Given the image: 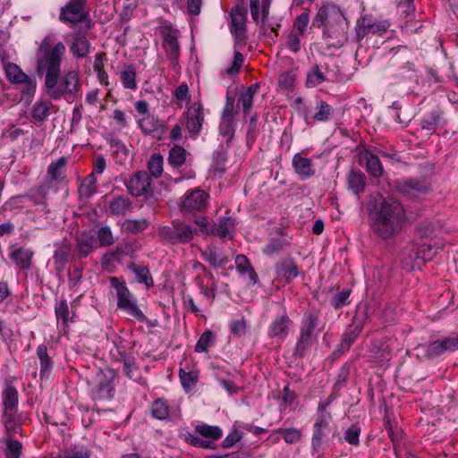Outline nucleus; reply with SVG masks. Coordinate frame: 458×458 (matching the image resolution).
Returning a JSON list of instances; mask_svg holds the SVG:
<instances>
[{
    "label": "nucleus",
    "instance_id": "10",
    "mask_svg": "<svg viewBox=\"0 0 458 458\" xmlns=\"http://www.w3.org/2000/svg\"><path fill=\"white\" fill-rule=\"evenodd\" d=\"M86 0H70L62 7L60 20L70 25L86 21L89 14L85 10Z\"/></svg>",
    "mask_w": 458,
    "mask_h": 458
},
{
    "label": "nucleus",
    "instance_id": "13",
    "mask_svg": "<svg viewBox=\"0 0 458 458\" xmlns=\"http://www.w3.org/2000/svg\"><path fill=\"white\" fill-rule=\"evenodd\" d=\"M233 99L227 97L219 125V133L226 143H229L234 136L235 128L233 124Z\"/></svg>",
    "mask_w": 458,
    "mask_h": 458
},
{
    "label": "nucleus",
    "instance_id": "16",
    "mask_svg": "<svg viewBox=\"0 0 458 458\" xmlns=\"http://www.w3.org/2000/svg\"><path fill=\"white\" fill-rule=\"evenodd\" d=\"M270 0H250V13L258 26L263 29H275V24L268 18Z\"/></svg>",
    "mask_w": 458,
    "mask_h": 458
},
{
    "label": "nucleus",
    "instance_id": "17",
    "mask_svg": "<svg viewBox=\"0 0 458 458\" xmlns=\"http://www.w3.org/2000/svg\"><path fill=\"white\" fill-rule=\"evenodd\" d=\"M129 192L136 197L147 193L151 187V177L146 171L135 173L126 183Z\"/></svg>",
    "mask_w": 458,
    "mask_h": 458
},
{
    "label": "nucleus",
    "instance_id": "59",
    "mask_svg": "<svg viewBox=\"0 0 458 458\" xmlns=\"http://www.w3.org/2000/svg\"><path fill=\"white\" fill-rule=\"evenodd\" d=\"M326 81L325 76L318 66L314 67L312 72L308 74L307 84L310 87H315Z\"/></svg>",
    "mask_w": 458,
    "mask_h": 458
},
{
    "label": "nucleus",
    "instance_id": "46",
    "mask_svg": "<svg viewBox=\"0 0 458 458\" xmlns=\"http://www.w3.org/2000/svg\"><path fill=\"white\" fill-rule=\"evenodd\" d=\"M97 179L94 174H89L81 183L79 193L81 197L89 198L96 191Z\"/></svg>",
    "mask_w": 458,
    "mask_h": 458
},
{
    "label": "nucleus",
    "instance_id": "14",
    "mask_svg": "<svg viewBox=\"0 0 458 458\" xmlns=\"http://www.w3.org/2000/svg\"><path fill=\"white\" fill-rule=\"evenodd\" d=\"M318 411L320 413L314 424L312 436V446L315 451H318L321 446L322 439L329 432V424L331 421V415L326 411L325 406L319 405Z\"/></svg>",
    "mask_w": 458,
    "mask_h": 458
},
{
    "label": "nucleus",
    "instance_id": "35",
    "mask_svg": "<svg viewBox=\"0 0 458 458\" xmlns=\"http://www.w3.org/2000/svg\"><path fill=\"white\" fill-rule=\"evenodd\" d=\"M37 355L40 360V377H46L52 369L53 362L47 354L46 345L40 344L37 348Z\"/></svg>",
    "mask_w": 458,
    "mask_h": 458
},
{
    "label": "nucleus",
    "instance_id": "26",
    "mask_svg": "<svg viewBox=\"0 0 458 458\" xmlns=\"http://www.w3.org/2000/svg\"><path fill=\"white\" fill-rule=\"evenodd\" d=\"M392 345L390 341H375L370 349L372 357L377 361L389 360L392 358Z\"/></svg>",
    "mask_w": 458,
    "mask_h": 458
},
{
    "label": "nucleus",
    "instance_id": "55",
    "mask_svg": "<svg viewBox=\"0 0 458 458\" xmlns=\"http://www.w3.org/2000/svg\"><path fill=\"white\" fill-rule=\"evenodd\" d=\"M55 317L57 320H62L63 325L66 327L70 320V310L65 300H61L55 307Z\"/></svg>",
    "mask_w": 458,
    "mask_h": 458
},
{
    "label": "nucleus",
    "instance_id": "30",
    "mask_svg": "<svg viewBox=\"0 0 458 458\" xmlns=\"http://www.w3.org/2000/svg\"><path fill=\"white\" fill-rule=\"evenodd\" d=\"M235 266L237 271L242 276L247 275L249 276L252 284H255L258 282V275L245 255H237L235 257Z\"/></svg>",
    "mask_w": 458,
    "mask_h": 458
},
{
    "label": "nucleus",
    "instance_id": "51",
    "mask_svg": "<svg viewBox=\"0 0 458 458\" xmlns=\"http://www.w3.org/2000/svg\"><path fill=\"white\" fill-rule=\"evenodd\" d=\"M120 79L124 88L129 89H135L136 84V71L132 66L125 67L120 73Z\"/></svg>",
    "mask_w": 458,
    "mask_h": 458
},
{
    "label": "nucleus",
    "instance_id": "24",
    "mask_svg": "<svg viewBox=\"0 0 458 458\" xmlns=\"http://www.w3.org/2000/svg\"><path fill=\"white\" fill-rule=\"evenodd\" d=\"M201 257L214 267H224L230 261L229 257L215 246H208L201 251Z\"/></svg>",
    "mask_w": 458,
    "mask_h": 458
},
{
    "label": "nucleus",
    "instance_id": "37",
    "mask_svg": "<svg viewBox=\"0 0 458 458\" xmlns=\"http://www.w3.org/2000/svg\"><path fill=\"white\" fill-rule=\"evenodd\" d=\"M259 89V84H252L245 91L241 93L238 104H241L242 106L243 111L245 114H248L250 110L252 104H253V98L254 95Z\"/></svg>",
    "mask_w": 458,
    "mask_h": 458
},
{
    "label": "nucleus",
    "instance_id": "6",
    "mask_svg": "<svg viewBox=\"0 0 458 458\" xmlns=\"http://www.w3.org/2000/svg\"><path fill=\"white\" fill-rule=\"evenodd\" d=\"M318 323V318L315 315L309 314L304 317L301 327V335L296 344L295 353L299 357L304 356L307 350H309L314 342V330Z\"/></svg>",
    "mask_w": 458,
    "mask_h": 458
},
{
    "label": "nucleus",
    "instance_id": "64",
    "mask_svg": "<svg viewBox=\"0 0 458 458\" xmlns=\"http://www.w3.org/2000/svg\"><path fill=\"white\" fill-rule=\"evenodd\" d=\"M302 35V30H299L298 33L292 31L287 38V47L294 53H297L301 49V39L300 37Z\"/></svg>",
    "mask_w": 458,
    "mask_h": 458
},
{
    "label": "nucleus",
    "instance_id": "62",
    "mask_svg": "<svg viewBox=\"0 0 458 458\" xmlns=\"http://www.w3.org/2000/svg\"><path fill=\"white\" fill-rule=\"evenodd\" d=\"M360 428L352 426L344 432V439L351 445H358L360 443Z\"/></svg>",
    "mask_w": 458,
    "mask_h": 458
},
{
    "label": "nucleus",
    "instance_id": "50",
    "mask_svg": "<svg viewBox=\"0 0 458 458\" xmlns=\"http://www.w3.org/2000/svg\"><path fill=\"white\" fill-rule=\"evenodd\" d=\"M150 412L157 420H165L169 415V407L165 401L157 399L152 403Z\"/></svg>",
    "mask_w": 458,
    "mask_h": 458
},
{
    "label": "nucleus",
    "instance_id": "57",
    "mask_svg": "<svg viewBox=\"0 0 458 458\" xmlns=\"http://www.w3.org/2000/svg\"><path fill=\"white\" fill-rule=\"evenodd\" d=\"M98 239L101 247H107L114 242V238L109 226H102L98 229Z\"/></svg>",
    "mask_w": 458,
    "mask_h": 458
},
{
    "label": "nucleus",
    "instance_id": "9",
    "mask_svg": "<svg viewBox=\"0 0 458 458\" xmlns=\"http://www.w3.org/2000/svg\"><path fill=\"white\" fill-rule=\"evenodd\" d=\"M7 79L12 83L21 84L23 89L21 94L23 97L31 98L36 91V81L26 74L16 64L9 63L5 66Z\"/></svg>",
    "mask_w": 458,
    "mask_h": 458
},
{
    "label": "nucleus",
    "instance_id": "45",
    "mask_svg": "<svg viewBox=\"0 0 458 458\" xmlns=\"http://www.w3.org/2000/svg\"><path fill=\"white\" fill-rule=\"evenodd\" d=\"M77 249L81 257H87L96 249V239L93 235H83L77 243Z\"/></svg>",
    "mask_w": 458,
    "mask_h": 458
},
{
    "label": "nucleus",
    "instance_id": "1",
    "mask_svg": "<svg viewBox=\"0 0 458 458\" xmlns=\"http://www.w3.org/2000/svg\"><path fill=\"white\" fill-rule=\"evenodd\" d=\"M65 53L64 44L47 35L39 43L36 53V71L38 74L45 75V91L51 99L64 98L67 101H73L81 91V83L80 73L75 69L61 73Z\"/></svg>",
    "mask_w": 458,
    "mask_h": 458
},
{
    "label": "nucleus",
    "instance_id": "31",
    "mask_svg": "<svg viewBox=\"0 0 458 458\" xmlns=\"http://www.w3.org/2000/svg\"><path fill=\"white\" fill-rule=\"evenodd\" d=\"M234 220L229 216L221 217L217 224H214L213 235H217L221 238H232L231 233L234 229Z\"/></svg>",
    "mask_w": 458,
    "mask_h": 458
},
{
    "label": "nucleus",
    "instance_id": "41",
    "mask_svg": "<svg viewBox=\"0 0 458 458\" xmlns=\"http://www.w3.org/2000/svg\"><path fill=\"white\" fill-rule=\"evenodd\" d=\"M140 128L145 134H152L160 128V121L154 115H146L138 122Z\"/></svg>",
    "mask_w": 458,
    "mask_h": 458
},
{
    "label": "nucleus",
    "instance_id": "38",
    "mask_svg": "<svg viewBox=\"0 0 458 458\" xmlns=\"http://www.w3.org/2000/svg\"><path fill=\"white\" fill-rule=\"evenodd\" d=\"M349 188L354 194L358 195L364 191L365 175L360 172L352 171L347 179Z\"/></svg>",
    "mask_w": 458,
    "mask_h": 458
},
{
    "label": "nucleus",
    "instance_id": "36",
    "mask_svg": "<svg viewBox=\"0 0 458 458\" xmlns=\"http://www.w3.org/2000/svg\"><path fill=\"white\" fill-rule=\"evenodd\" d=\"M129 268L135 274L136 279L139 283L144 284L147 288L152 287L154 285L153 278L150 276L148 267L131 264L129 266Z\"/></svg>",
    "mask_w": 458,
    "mask_h": 458
},
{
    "label": "nucleus",
    "instance_id": "58",
    "mask_svg": "<svg viewBox=\"0 0 458 458\" xmlns=\"http://www.w3.org/2000/svg\"><path fill=\"white\" fill-rule=\"evenodd\" d=\"M186 441L198 447L202 448H213V445H211L210 440H205L202 437H200L199 434L195 433H188L185 437Z\"/></svg>",
    "mask_w": 458,
    "mask_h": 458
},
{
    "label": "nucleus",
    "instance_id": "47",
    "mask_svg": "<svg viewBox=\"0 0 458 458\" xmlns=\"http://www.w3.org/2000/svg\"><path fill=\"white\" fill-rule=\"evenodd\" d=\"M323 38L327 40V44L333 47H342L346 40L344 33L336 30L324 31Z\"/></svg>",
    "mask_w": 458,
    "mask_h": 458
},
{
    "label": "nucleus",
    "instance_id": "11",
    "mask_svg": "<svg viewBox=\"0 0 458 458\" xmlns=\"http://www.w3.org/2000/svg\"><path fill=\"white\" fill-rule=\"evenodd\" d=\"M208 194L203 190L195 188L184 194L181 202V210L183 213L202 211L207 208Z\"/></svg>",
    "mask_w": 458,
    "mask_h": 458
},
{
    "label": "nucleus",
    "instance_id": "19",
    "mask_svg": "<svg viewBox=\"0 0 458 458\" xmlns=\"http://www.w3.org/2000/svg\"><path fill=\"white\" fill-rule=\"evenodd\" d=\"M293 166L294 172L302 181L312 177L316 173L312 160L303 157L300 153H297L293 156Z\"/></svg>",
    "mask_w": 458,
    "mask_h": 458
},
{
    "label": "nucleus",
    "instance_id": "21",
    "mask_svg": "<svg viewBox=\"0 0 458 458\" xmlns=\"http://www.w3.org/2000/svg\"><path fill=\"white\" fill-rule=\"evenodd\" d=\"M276 273L278 278L290 283L300 275L299 267L292 259H285L276 265Z\"/></svg>",
    "mask_w": 458,
    "mask_h": 458
},
{
    "label": "nucleus",
    "instance_id": "42",
    "mask_svg": "<svg viewBox=\"0 0 458 458\" xmlns=\"http://www.w3.org/2000/svg\"><path fill=\"white\" fill-rule=\"evenodd\" d=\"M316 110L313 115L314 120L323 123L329 121L334 113L333 107L325 101H318Z\"/></svg>",
    "mask_w": 458,
    "mask_h": 458
},
{
    "label": "nucleus",
    "instance_id": "61",
    "mask_svg": "<svg viewBox=\"0 0 458 458\" xmlns=\"http://www.w3.org/2000/svg\"><path fill=\"white\" fill-rule=\"evenodd\" d=\"M243 64V55L237 50L234 52V59L231 67L227 68L225 72V74L229 76L235 75L239 72L242 65ZM224 75V73H222Z\"/></svg>",
    "mask_w": 458,
    "mask_h": 458
},
{
    "label": "nucleus",
    "instance_id": "18",
    "mask_svg": "<svg viewBox=\"0 0 458 458\" xmlns=\"http://www.w3.org/2000/svg\"><path fill=\"white\" fill-rule=\"evenodd\" d=\"M186 127L191 133L198 134L202 127L204 115L201 106L194 103L187 110L185 114Z\"/></svg>",
    "mask_w": 458,
    "mask_h": 458
},
{
    "label": "nucleus",
    "instance_id": "22",
    "mask_svg": "<svg viewBox=\"0 0 458 458\" xmlns=\"http://www.w3.org/2000/svg\"><path fill=\"white\" fill-rule=\"evenodd\" d=\"M177 30H163L162 36L166 54L170 56L174 67L177 65V59L180 55Z\"/></svg>",
    "mask_w": 458,
    "mask_h": 458
},
{
    "label": "nucleus",
    "instance_id": "7",
    "mask_svg": "<svg viewBox=\"0 0 458 458\" xmlns=\"http://www.w3.org/2000/svg\"><path fill=\"white\" fill-rule=\"evenodd\" d=\"M417 350L428 359H434L446 352H455L458 350V335H450L427 345H420Z\"/></svg>",
    "mask_w": 458,
    "mask_h": 458
},
{
    "label": "nucleus",
    "instance_id": "56",
    "mask_svg": "<svg viewBox=\"0 0 458 458\" xmlns=\"http://www.w3.org/2000/svg\"><path fill=\"white\" fill-rule=\"evenodd\" d=\"M214 335L212 331L207 330L205 331L200 337L199 338L196 345L195 352H203L208 350V348L213 344Z\"/></svg>",
    "mask_w": 458,
    "mask_h": 458
},
{
    "label": "nucleus",
    "instance_id": "39",
    "mask_svg": "<svg viewBox=\"0 0 458 458\" xmlns=\"http://www.w3.org/2000/svg\"><path fill=\"white\" fill-rule=\"evenodd\" d=\"M13 437L6 436L3 441L6 445L4 450L5 458H21L22 445L18 440H13Z\"/></svg>",
    "mask_w": 458,
    "mask_h": 458
},
{
    "label": "nucleus",
    "instance_id": "8",
    "mask_svg": "<svg viewBox=\"0 0 458 458\" xmlns=\"http://www.w3.org/2000/svg\"><path fill=\"white\" fill-rule=\"evenodd\" d=\"M314 24L318 27H344L346 20L336 5L325 4L318 9Z\"/></svg>",
    "mask_w": 458,
    "mask_h": 458
},
{
    "label": "nucleus",
    "instance_id": "32",
    "mask_svg": "<svg viewBox=\"0 0 458 458\" xmlns=\"http://www.w3.org/2000/svg\"><path fill=\"white\" fill-rule=\"evenodd\" d=\"M67 157H61L56 161L52 162L47 167V174L52 181L61 182L64 178L65 166L67 165Z\"/></svg>",
    "mask_w": 458,
    "mask_h": 458
},
{
    "label": "nucleus",
    "instance_id": "28",
    "mask_svg": "<svg viewBox=\"0 0 458 458\" xmlns=\"http://www.w3.org/2000/svg\"><path fill=\"white\" fill-rule=\"evenodd\" d=\"M362 327V323L357 322V317H355L354 324L351 326L343 335L342 342L339 345V351L341 352L349 350L351 345L355 342V340L360 334Z\"/></svg>",
    "mask_w": 458,
    "mask_h": 458
},
{
    "label": "nucleus",
    "instance_id": "12",
    "mask_svg": "<svg viewBox=\"0 0 458 458\" xmlns=\"http://www.w3.org/2000/svg\"><path fill=\"white\" fill-rule=\"evenodd\" d=\"M48 195V187L40 185L31 189L27 194L13 197L5 203L11 209L21 207L23 199L30 200L35 206L46 205Z\"/></svg>",
    "mask_w": 458,
    "mask_h": 458
},
{
    "label": "nucleus",
    "instance_id": "40",
    "mask_svg": "<svg viewBox=\"0 0 458 458\" xmlns=\"http://www.w3.org/2000/svg\"><path fill=\"white\" fill-rule=\"evenodd\" d=\"M443 248V243L439 241H430V242L422 243L419 250V254L421 258L426 260H430L437 253L439 250Z\"/></svg>",
    "mask_w": 458,
    "mask_h": 458
},
{
    "label": "nucleus",
    "instance_id": "60",
    "mask_svg": "<svg viewBox=\"0 0 458 458\" xmlns=\"http://www.w3.org/2000/svg\"><path fill=\"white\" fill-rule=\"evenodd\" d=\"M279 433L283 436L284 441L289 444L298 442L301 437V431L296 428H281Z\"/></svg>",
    "mask_w": 458,
    "mask_h": 458
},
{
    "label": "nucleus",
    "instance_id": "27",
    "mask_svg": "<svg viewBox=\"0 0 458 458\" xmlns=\"http://www.w3.org/2000/svg\"><path fill=\"white\" fill-rule=\"evenodd\" d=\"M33 252L25 248H12L10 251V259L21 269H27L30 267Z\"/></svg>",
    "mask_w": 458,
    "mask_h": 458
},
{
    "label": "nucleus",
    "instance_id": "49",
    "mask_svg": "<svg viewBox=\"0 0 458 458\" xmlns=\"http://www.w3.org/2000/svg\"><path fill=\"white\" fill-rule=\"evenodd\" d=\"M164 158L160 154H153L148 162V169L151 176L159 178L163 174Z\"/></svg>",
    "mask_w": 458,
    "mask_h": 458
},
{
    "label": "nucleus",
    "instance_id": "52",
    "mask_svg": "<svg viewBox=\"0 0 458 458\" xmlns=\"http://www.w3.org/2000/svg\"><path fill=\"white\" fill-rule=\"evenodd\" d=\"M441 119L440 113L438 111H432L424 116L421 121V128L428 131L429 133L436 131Z\"/></svg>",
    "mask_w": 458,
    "mask_h": 458
},
{
    "label": "nucleus",
    "instance_id": "5",
    "mask_svg": "<svg viewBox=\"0 0 458 458\" xmlns=\"http://www.w3.org/2000/svg\"><path fill=\"white\" fill-rule=\"evenodd\" d=\"M194 233L195 230L182 220H174L171 225L159 228L162 241L170 244L188 243L193 239Z\"/></svg>",
    "mask_w": 458,
    "mask_h": 458
},
{
    "label": "nucleus",
    "instance_id": "48",
    "mask_svg": "<svg viewBox=\"0 0 458 458\" xmlns=\"http://www.w3.org/2000/svg\"><path fill=\"white\" fill-rule=\"evenodd\" d=\"M365 159L367 171L374 177H380L383 174V168L379 158L371 153H367Z\"/></svg>",
    "mask_w": 458,
    "mask_h": 458
},
{
    "label": "nucleus",
    "instance_id": "25",
    "mask_svg": "<svg viewBox=\"0 0 458 458\" xmlns=\"http://www.w3.org/2000/svg\"><path fill=\"white\" fill-rule=\"evenodd\" d=\"M54 105L49 100L36 101L30 110V115L35 123H43L50 115Z\"/></svg>",
    "mask_w": 458,
    "mask_h": 458
},
{
    "label": "nucleus",
    "instance_id": "43",
    "mask_svg": "<svg viewBox=\"0 0 458 458\" xmlns=\"http://www.w3.org/2000/svg\"><path fill=\"white\" fill-rule=\"evenodd\" d=\"M89 47V42L86 38L78 37L74 39L71 46V52L76 57L82 58L88 55Z\"/></svg>",
    "mask_w": 458,
    "mask_h": 458
},
{
    "label": "nucleus",
    "instance_id": "53",
    "mask_svg": "<svg viewBox=\"0 0 458 458\" xmlns=\"http://www.w3.org/2000/svg\"><path fill=\"white\" fill-rule=\"evenodd\" d=\"M232 29H244L246 21V11L242 7H234L231 11Z\"/></svg>",
    "mask_w": 458,
    "mask_h": 458
},
{
    "label": "nucleus",
    "instance_id": "23",
    "mask_svg": "<svg viewBox=\"0 0 458 458\" xmlns=\"http://www.w3.org/2000/svg\"><path fill=\"white\" fill-rule=\"evenodd\" d=\"M292 321L285 312L275 318L268 328V335L284 340L286 338Z\"/></svg>",
    "mask_w": 458,
    "mask_h": 458
},
{
    "label": "nucleus",
    "instance_id": "29",
    "mask_svg": "<svg viewBox=\"0 0 458 458\" xmlns=\"http://www.w3.org/2000/svg\"><path fill=\"white\" fill-rule=\"evenodd\" d=\"M19 395L17 389L7 386L2 392V411L18 410Z\"/></svg>",
    "mask_w": 458,
    "mask_h": 458
},
{
    "label": "nucleus",
    "instance_id": "63",
    "mask_svg": "<svg viewBox=\"0 0 458 458\" xmlns=\"http://www.w3.org/2000/svg\"><path fill=\"white\" fill-rule=\"evenodd\" d=\"M350 294L351 290L344 289L334 296L332 305L336 309L345 306L348 303Z\"/></svg>",
    "mask_w": 458,
    "mask_h": 458
},
{
    "label": "nucleus",
    "instance_id": "34",
    "mask_svg": "<svg viewBox=\"0 0 458 458\" xmlns=\"http://www.w3.org/2000/svg\"><path fill=\"white\" fill-rule=\"evenodd\" d=\"M131 203L128 198L116 196L109 202V210L113 215H124L131 208Z\"/></svg>",
    "mask_w": 458,
    "mask_h": 458
},
{
    "label": "nucleus",
    "instance_id": "15",
    "mask_svg": "<svg viewBox=\"0 0 458 458\" xmlns=\"http://www.w3.org/2000/svg\"><path fill=\"white\" fill-rule=\"evenodd\" d=\"M396 188L399 192L407 197L418 198L427 193L430 190V185L424 179L411 178L399 181Z\"/></svg>",
    "mask_w": 458,
    "mask_h": 458
},
{
    "label": "nucleus",
    "instance_id": "2",
    "mask_svg": "<svg viewBox=\"0 0 458 458\" xmlns=\"http://www.w3.org/2000/svg\"><path fill=\"white\" fill-rule=\"evenodd\" d=\"M371 230L382 239L397 233L405 221V211L402 204L393 198L376 201L369 210Z\"/></svg>",
    "mask_w": 458,
    "mask_h": 458
},
{
    "label": "nucleus",
    "instance_id": "4",
    "mask_svg": "<svg viewBox=\"0 0 458 458\" xmlns=\"http://www.w3.org/2000/svg\"><path fill=\"white\" fill-rule=\"evenodd\" d=\"M115 373L111 369H98L89 381L94 399L110 400L114 394V380Z\"/></svg>",
    "mask_w": 458,
    "mask_h": 458
},
{
    "label": "nucleus",
    "instance_id": "3",
    "mask_svg": "<svg viewBox=\"0 0 458 458\" xmlns=\"http://www.w3.org/2000/svg\"><path fill=\"white\" fill-rule=\"evenodd\" d=\"M111 285L116 291L117 296V308L123 310L130 316L133 317L140 322L148 323L149 326L154 327L156 323H151L140 310L133 294L129 291L124 282L120 281L117 277L110 278Z\"/></svg>",
    "mask_w": 458,
    "mask_h": 458
},
{
    "label": "nucleus",
    "instance_id": "33",
    "mask_svg": "<svg viewBox=\"0 0 458 458\" xmlns=\"http://www.w3.org/2000/svg\"><path fill=\"white\" fill-rule=\"evenodd\" d=\"M195 433L199 434L205 440H210L214 446V441L222 437V430L217 426H209L207 424L198 425L195 428Z\"/></svg>",
    "mask_w": 458,
    "mask_h": 458
},
{
    "label": "nucleus",
    "instance_id": "44",
    "mask_svg": "<svg viewBox=\"0 0 458 458\" xmlns=\"http://www.w3.org/2000/svg\"><path fill=\"white\" fill-rule=\"evenodd\" d=\"M186 150L180 146H174L168 156V162L174 167L182 166L186 161Z\"/></svg>",
    "mask_w": 458,
    "mask_h": 458
},
{
    "label": "nucleus",
    "instance_id": "20",
    "mask_svg": "<svg viewBox=\"0 0 458 458\" xmlns=\"http://www.w3.org/2000/svg\"><path fill=\"white\" fill-rule=\"evenodd\" d=\"M1 421L4 427L6 436L13 437L21 429L22 417L18 410L2 411Z\"/></svg>",
    "mask_w": 458,
    "mask_h": 458
},
{
    "label": "nucleus",
    "instance_id": "54",
    "mask_svg": "<svg viewBox=\"0 0 458 458\" xmlns=\"http://www.w3.org/2000/svg\"><path fill=\"white\" fill-rule=\"evenodd\" d=\"M148 221L145 218L126 219L123 223L124 229L131 233H138L148 227Z\"/></svg>",
    "mask_w": 458,
    "mask_h": 458
}]
</instances>
